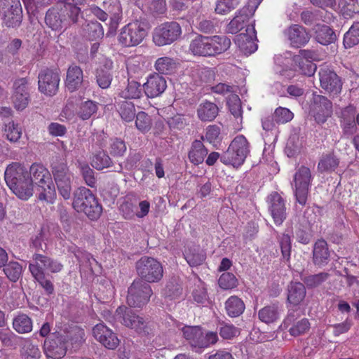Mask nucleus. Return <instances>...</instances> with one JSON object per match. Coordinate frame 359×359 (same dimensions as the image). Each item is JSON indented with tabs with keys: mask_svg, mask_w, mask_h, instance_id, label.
I'll use <instances>...</instances> for the list:
<instances>
[{
	"mask_svg": "<svg viewBox=\"0 0 359 359\" xmlns=\"http://www.w3.org/2000/svg\"><path fill=\"white\" fill-rule=\"evenodd\" d=\"M4 178L13 193L22 200H28L33 195L34 184L38 187L40 200L53 203L55 198L50 172L41 164H32L28 172L21 164L12 163L5 170Z\"/></svg>",
	"mask_w": 359,
	"mask_h": 359,
	"instance_id": "1",
	"label": "nucleus"
},
{
	"mask_svg": "<svg viewBox=\"0 0 359 359\" xmlns=\"http://www.w3.org/2000/svg\"><path fill=\"white\" fill-rule=\"evenodd\" d=\"M72 205L77 212L85 213L90 219L98 218L102 212V206L91 191L85 187L75 191Z\"/></svg>",
	"mask_w": 359,
	"mask_h": 359,
	"instance_id": "2",
	"label": "nucleus"
},
{
	"mask_svg": "<svg viewBox=\"0 0 359 359\" xmlns=\"http://www.w3.org/2000/svg\"><path fill=\"white\" fill-rule=\"evenodd\" d=\"M250 153V145L245 136H236L228 149L221 156V161L225 165L239 167L243 164Z\"/></svg>",
	"mask_w": 359,
	"mask_h": 359,
	"instance_id": "3",
	"label": "nucleus"
},
{
	"mask_svg": "<svg viewBox=\"0 0 359 359\" xmlns=\"http://www.w3.org/2000/svg\"><path fill=\"white\" fill-rule=\"evenodd\" d=\"M184 339L195 348H204L214 344L218 340L216 332H208L205 335L199 326L184 325L178 328Z\"/></svg>",
	"mask_w": 359,
	"mask_h": 359,
	"instance_id": "4",
	"label": "nucleus"
},
{
	"mask_svg": "<svg viewBox=\"0 0 359 359\" xmlns=\"http://www.w3.org/2000/svg\"><path fill=\"white\" fill-rule=\"evenodd\" d=\"M136 268L138 275L148 283L158 282L163 276L161 263L153 257H142L137 262Z\"/></svg>",
	"mask_w": 359,
	"mask_h": 359,
	"instance_id": "5",
	"label": "nucleus"
},
{
	"mask_svg": "<svg viewBox=\"0 0 359 359\" xmlns=\"http://www.w3.org/2000/svg\"><path fill=\"white\" fill-rule=\"evenodd\" d=\"M148 24H126L118 35L119 42L130 47L139 44L147 36Z\"/></svg>",
	"mask_w": 359,
	"mask_h": 359,
	"instance_id": "6",
	"label": "nucleus"
},
{
	"mask_svg": "<svg viewBox=\"0 0 359 359\" xmlns=\"http://www.w3.org/2000/svg\"><path fill=\"white\" fill-rule=\"evenodd\" d=\"M151 294L152 290L148 283L142 280H134L128 288L127 302L130 306L141 307L148 302Z\"/></svg>",
	"mask_w": 359,
	"mask_h": 359,
	"instance_id": "7",
	"label": "nucleus"
},
{
	"mask_svg": "<svg viewBox=\"0 0 359 359\" xmlns=\"http://www.w3.org/2000/svg\"><path fill=\"white\" fill-rule=\"evenodd\" d=\"M318 60L317 53L311 50H300L297 55L292 56V62L296 70L308 76L315 74L317 67L313 62Z\"/></svg>",
	"mask_w": 359,
	"mask_h": 359,
	"instance_id": "8",
	"label": "nucleus"
},
{
	"mask_svg": "<svg viewBox=\"0 0 359 359\" xmlns=\"http://www.w3.org/2000/svg\"><path fill=\"white\" fill-rule=\"evenodd\" d=\"M180 24H159L154 30L153 41L156 46L168 45L181 34Z\"/></svg>",
	"mask_w": 359,
	"mask_h": 359,
	"instance_id": "9",
	"label": "nucleus"
},
{
	"mask_svg": "<svg viewBox=\"0 0 359 359\" xmlns=\"http://www.w3.org/2000/svg\"><path fill=\"white\" fill-rule=\"evenodd\" d=\"M52 172L60 194L65 199H69L72 191V175L67 165L65 163H55L53 166Z\"/></svg>",
	"mask_w": 359,
	"mask_h": 359,
	"instance_id": "10",
	"label": "nucleus"
},
{
	"mask_svg": "<svg viewBox=\"0 0 359 359\" xmlns=\"http://www.w3.org/2000/svg\"><path fill=\"white\" fill-rule=\"evenodd\" d=\"M246 25L245 29H243L241 34L236 36L235 43L243 54L249 55L257 50L258 46L255 24Z\"/></svg>",
	"mask_w": 359,
	"mask_h": 359,
	"instance_id": "11",
	"label": "nucleus"
},
{
	"mask_svg": "<svg viewBox=\"0 0 359 359\" xmlns=\"http://www.w3.org/2000/svg\"><path fill=\"white\" fill-rule=\"evenodd\" d=\"M311 180V171L305 166L299 168L294 175L295 196L301 205H305L306 203Z\"/></svg>",
	"mask_w": 359,
	"mask_h": 359,
	"instance_id": "12",
	"label": "nucleus"
},
{
	"mask_svg": "<svg viewBox=\"0 0 359 359\" xmlns=\"http://www.w3.org/2000/svg\"><path fill=\"white\" fill-rule=\"evenodd\" d=\"M310 113L317 123H323L332 115V102L323 95H313Z\"/></svg>",
	"mask_w": 359,
	"mask_h": 359,
	"instance_id": "13",
	"label": "nucleus"
},
{
	"mask_svg": "<svg viewBox=\"0 0 359 359\" xmlns=\"http://www.w3.org/2000/svg\"><path fill=\"white\" fill-rule=\"evenodd\" d=\"M115 318L125 326L135 330L137 332H141L146 327L144 319L136 315L131 309L126 306H119L116 309Z\"/></svg>",
	"mask_w": 359,
	"mask_h": 359,
	"instance_id": "14",
	"label": "nucleus"
},
{
	"mask_svg": "<svg viewBox=\"0 0 359 359\" xmlns=\"http://www.w3.org/2000/svg\"><path fill=\"white\" fill-rule=\"evenodd\" d=\"M60 81L57 70L44 69L39 74V90L45 95H53L57 91Z\"/></svg>",
	"mask_w": 359,
	"mask_h": 359,
	"instance_id": "15",
	"label": "nucleus"
},
{
	"mask_svg": "<svg viewBox=\"0 0 359 359\" xmlns=\"http://www.w3.org/2000/svg\"><path fill=\"white\" fill-rule=\"evenodd\" d=\"M11 99L14 107L18 111H22L27 107L29 102V93L27 79L21 78L14 81Z\"/></svg>",
	"mask_w": 359,
	"mask_h": 359,
	"instance_id": "16",
	"label": "nucleus"
},
{
	"mask_svg": "<svg viewBox=\"0 0 359 359\" xmlns=\"http://www.w3.org/2000/svg\"><path fill=\"white\" fill-rule=\"evenodd\" d=\"M134 65H135L132 61H129L127 64L128 74L129 76L128 79V83L120 90L118 93V95L125 100H138L143 95V86L137 81L131 79L133 74L136 72V70L133 67Z\"/></svg>",
	"mask_w": 359,
	"mask_h": 359,
	"instance_id": "17",
	"label": "nucleus"
},
{
	"mask_svg": "<svg viewBox=\"0 0 359 359\" xmlns=\"http://www.w3.org/2000/svg\"><path fill=\"white\" fill-rule=\"evenodd\" d=\"M66 337L59 335L46 339L44 342V353L48 359H60L67 352Z\"/></svg>",
	"mask_w": 359,
	"mask_h": 359,
	"instance_id": "18",
	"label": "nucleus"
},
{
	"mask_svg": "<svg viewBox=\"0 0 359 359\" xmlns=\"http://www.w3.org/2000/svg\"><path fill=\"white\" fill-rule=\"evenodd\" d=\"M321 87L332 95H338L341 90V83L338 76L327 67H323L319 72Z\"/></svg>",
	"mask_w": 359,
	"mask_h": 359,
	"instance_id": "19",
	"label": "nucleus"
},
{
	"mask_svg": "<svg viewBox=\"0 0 359 359\" xmlns=\"http://www.w3.org/2000/svg\"><path fill=\"white\" fill-rule=\"evenodd\" d=\"M0 13L5 22H20L22 10L20 0H0Z\"/></svg>",
	"mask_w": 359,
	"mask_h": 359,
	"instance_id": "20",
	"label": "nucleus"
},
{
	"mask_svg": "<svg viewBox=\"0 0 359 359\" xmlns=\"http://www.w3.org/2000/svg\"><path fill=\"white\" fill-rule=\"evenodd\" d=\"M93 334L96 340L109 349H115L119 344L116 334L103 323L97 324L93 327Z\"/></svg>",
	"mask_w": 359,
	"mask_h": 359,
	"instance_id": "21",
	"label": "nucleus"
},
{
	"mask_svg": "<svg viewBox=\"0 0 359 359\" xmlns=\"http://www.w3.org/2000/svg\"><path fill=\"white\" fill-rule=\"evenodd\" d=\"M142 86L145 95L149 98H154L165 90L167 82L163 76L155 73L147 77V81Z\"/></svg>",
	"mask_w": 359,
	"mask_h": 359,
	"instance_id": "22",
	"label": "nucleus"
},
{
	"mask_svg": "<svg viewBox=\"0 0 359 359\" xmlns=\"http://www.w3.org/2000/svg\"><path fill=\"white\" fill-rule=\"evenodd\" d=\"M269 201L270 203L269 209L274 222L277 225H280L286 218L285 201L281 196L276 192L269 196Z\"/></svg>",
	"mask_w": 359,
	"mask_h": 359,
	"instance_id": "23",
	"label": "nucleus"
},
{
	"mask_svg": "<svg viewBox=\"0 0 359 359\" xmlns=\"http://www.w3.org/2000/svg\"><path fill=\"white\" fill-rule=\"evenodd\" d=\"M286 35L294 47L304 46L310 39L309 34L299 24L292 25L286 32Z\"/></svg>",
	"mask_w": 359,
	"mask_h": 359,
	"instance_id": "24",
	"label": "nucleus"
},
{
	"mask_svg": "<svg viewBox=\"0 0 359 359\" xmlns=\"http://www.w3.org/2000/svg\"><path fill=\"white\" fill-rule=\"evenodd\" d=\"M83 81V72L82 69L77 65H71L67 71L65 86L70 92L77 90Z\"/></svg>",
	"mask_w": 359,
	"mask_h": 359,
	"instance_id": "25",
	"label": "nucleus"
},
{
	"mask_svg": "<svg viewBox=\"0 0 359 359\" xmlns=\"http://www.w3.org/2000/svg\"><path fill=\"white\" fill-rule=\"evenodd\" d=\"M209 37L198 35L189 44V52L196 56H212Z\"/></svg>",
	"mask_w": 359,
	"mask_h": 359,
	"instance_id": "26",
	"label": "nucleus"
},
{
	"mask_svg": "<svg viewBox=\"0 0 359 359\" xmlns=\"http://www.w3.org/2000/svg\"><path fill=\"white\" fill-rule=\"evenodd\" d=\"M316 40L322 45H329L335 41L337 36L333 29L325 24H316L313 27Z\"/></svg>",
	"mask_w": 359,
	"mask_h": 359,
	"instance_id": "27",
	"label": "nucleus"
},
{
	"mask_svg": "<svg viewBox=\"0 0 359 359\" xmlns=\"http://www.w3.org/2000/svg\"><path fill=\"white\" fill-rule=\"evenodd\" d=\"M291 58L292 59V55L289 51L277 54L274 57L276 72L288 79H291L294 76V73L292 69L285 67L287 60Z\"/></svg>",
	"mask_w": 359,
	"mask_h": 359,
	"instance_id": "28",
	"label": "nucleus"
},
{
	"mask_svg": "<svg viewBox=\"0 0 359 359\" xmlns=\"http://www.w3.org/2000/svg\"><path fill=\"white\" fill-rule=\"evenodd\" d=\"M1 131L3 137L11 143L18 142L22 134L21 126L13 121L4 123Z\"/></svg>",
	"mask_w": 359,
	"mask_h": 359,
	"instance_id": "29",
	"label": "nucleus"
},
{
	"mask_svg": "<svg viewBox=\"0 0 359 359\" xmlns=\"http://www.w3.org/2000/svg\"><path fill=\"white\" fill-rule=\"evenodd\" d=\"M306 289L301 283H291L288 287L287 302L293 306L299 305L305 298Z\"/></svg>",
	"mask_w": 359,
	"mask_h": 359,
	"instance_id": "30",
	"label": "nucleus"
},
{
	"mask_svg": "<svg viewBox=\"0 0 359 359\" xmlns=\"http://www.w3.org/2000/svg\"><path fill=\"white\" fill-rule=\"evenodd\" d=\"M262 0H248V5L238 11L231 22H245L253 16L256 9Z\"/></svg>",
	"mask_w": 359,
	"mask_h": 359,
	"instance_id": "31",
	"label": "nucleus"
},
{
	"mask_svg": "<svg viewBox=\"0 0 359 359\" xmlns=\"http://www.w3.org/2000/svg\"><path fill=\"white\" fill-rule=\"evenodd\" d=\"M209 41L212 56L225 52L230 48L231 43L230 39L224 36H213L209 37Z\"/></svg>",
	"mask_w": 359,
	"mask_h": 359,
	"instance_id": "32",
	"label": "nucleus"
},
{
	"mask_svg": "<svg viewBox=\"0 0 359 359\" xmlns=\"http://www.w3.org/2000/svg\"><path fill=\"white\" fill-rule=\"evenodd\" d=\"M208 151L205 148L202 142L196 140L192 143L188 157L190 161L194 165H198L203 162Z\"/></svg>",
	"mask_w": 359,
	"mask_h": 359,
	"instance_id": "33",
	"label": "nucleus"
},
{
	"mask_svg": "<svg viewBox=\"0 0 359 359\" xmlns=\"http://www.w3.org/2000/svg\"><path fill=\"white\" fill-rule=\"evenodd\" d=\"M48 257L36 254L33 257L32 262L29 264V269L33 277L41 278L42 275H45L46 271Z\"/></svg>",
	"mask_w": 359,
	"mask_h": 359,
	"instance_id": "34",
	"label": "nucleus"
},
{
	"mask_svg": "<svg viewBox=\"0 0 359 359\" xmlns=\"http://www.w3.org/2000/svg\"><path fill=\"white\" fill-rule=\"evenodd\" d=\"M302 20L304 22L322 20L325 22L333 20V14L325 11H304L301 14Z\"/></svg>",
	"mask_w": 359,
	"mask_h": 359,
	"instance_id": "35",
	"label": "nucleus"
},
{
	"mask_svg": "<svg viewBox=\"0 0 359 359\" xmlns=\"http://www.w3.org/2000/svg\"><path fill=\"white\" fill-rule=\"evenodd\" d=\"M218 114V107L210 102L201 103L198 109V118L203 121H211Z\"/></svg>",
	"mask_w": 359,
	"mask_h": 359,
	"instance_id": "36",
	"label": "nucleus"
},
{
	"mask_svg": "<svg viewBox=\"0 0 359 359\" xmlns=\"http://www.w3.org/2000/svg\"><path fill=\"white\" fill-rule=\"evenodd\" d=\"M280 310L276 305H269L264 306L259 310L258 313L259 319L266 324L273 323L276 321L280 316Z\"/></svg>",
	"mask_w": 359,
	"mask_h": 359,
	"instance_id": "37",
	"label": "nucleus"
},
{
	"mask_svg": "<svg viewBox=\"0 0 359 359\" xmlns=\"http://www.w3.org/2000/svg\"><path fill=\"white\" fill-rule=\"evenodd\" d=\"M330 253L327 243L323 240L318 241L313 249V260L318 265H323L327 263Z\"/></svg>",
	"mask_w": 359,
	"mask_h": 359,
	"instance_id": "38",
	"label": "nucleus"
},
{
	"mask_svg": "<svg viewBox=\"0 0 359 359\" xmlns=\"http://www.w3.org/2000/svg\"><path fill=\"white\" fill-rule=\"evenodd\" d=\"M225 308L229 316L237 317L243 313L245 304L241 299L231 296L226 301Z\"/></svg>",
	"mask_w": 359,
	"mask_h": 359,
	"instance_id": "39",
	"label": "nucleus"
},
{
	"mask_svg": "<svg viewBox=\"0 0 359 359\" xmlns=\"http://www.w3.org/2000/svg\"><path fill=\"white\" fill-rule=\"evenodd\" d=\"M32 321L26 314H18L13 320V329L20 334L30 332L32 330Z\"/></svg>",
	"mask_w": 359,
	"mask_h": 359,
	"instance_id": "40",
	"label": "nucleus"
},
{
	"mask_svg": "<svg viewBox=\"0 0 359 359\" xmlns=\"http://www.w3.org/2000/svg\"><path fill=\"white\" fill-rule=\"evenodd\" d=\"M155 69L161 74H171L177 67L175 61L169 57H162L156 60Z\"/></svg>",
	"mask_w": 359,
	"mask_h": 359,
	"instance_id": "41",
	"label": "nucleus"
},
{
	"mask_svg": "<svg viewBox=\"0 0 359 359\" xmlns=\"http://www.w3.org/2000/svg\"><path fill=\"white\" fill-rule=\"evenodd\" d=\"M339 163V159L333 154L323 155L318 163V168L320 172H332L337 168Z\"/></svg>",
	"mask_w": 359,
	"mask_h": 359,
	"instance_id": "42",
	"label": "nucleus"
},
{
	"mask_svg": "<svg viewBox=\"0 0 359 359\" xmlns=\"http://www.w3.org/2000/svg\"><path fill=\"white\" fill-rule=\"evenodd\" d=\"M97 109V102L87 100L81 103L77 114L82 120H87L95 114Z\"/></svg>",
	"mask_w": 359,
	"mask_h": 359,
	"instance_id": "43",
	"label": "nucleus"
},
{
	"mask_svg": "<svg viewBox=\"0 0 359 359\" xmlns=\"http://www.w3.org/2000/svg\"><path fill=\"white\" fill-rule=\"evenodd\" d=\"M359 43V24H352L348 31L346 32L344 36V45L347 48H351Z\"/></svg>",
	"mask_w": 359,
	"mask_h": 359,
	"instance_id": "44",
	"label": "nucleus"
},
{
	"mask_svg": "<svg viewBox=\"0 0 359 359\" xmlns=\"http://www.w3.org/2000/svg\"><path fill=\"white\" fill-rule=\"evenodd\" d=\"M187 263L191 266L201 265L205 260V255L199 249H189L184 254Z\"/></svg>",
	"mask_w": 359,
	"mask_h": 359,
	"instance_id": "45",
	"label": "nucleus"
},
{
	"mask_svg": "<svg viewBox=\"0 0 359 359\" xmlns=\"http://www.w3.org/2000/svg\"><path fill=\"white\" fill-rule=\"evenodd\" d=\"M111 161L109 156L103 151L95 154L91 161V165L97 170H103L110 167Z\"/></svg>",
	"mask_w": 359,
	"mask_h": 359,
	"instance_id": "46",
	"label": "nucleus"
},
{
	"mask_svg": "<svg viewBox=\"0 0 359 359\" xmlns=\"http://www.w3.org/2000/svg\"><path fill=\"white\" fill-rule=\"evenodd\" d=\"M4 271L11 281L15 282L22 274V266L18 262H11L5 266Z\"/></svg>",
	"mask_w": 359,
	"mask_h": 359,
	"instance_id": "47",
	"label": "nucleus"
},
{
	"mask_svg": "<svg viewBox=\"0 0 359 359\" xmlns=\"http://www.w3.org/2000/svg\"><path fill=\"white\" fill-rule=\"evenodd\" d=\"M118 111L122 119L126 122L132 121L135 116V105L130 102H123L119 107Z\"/></svg>",
	"mask_w": 359,
	"mask_h": 359,
	"instance_id": "48",
	"label": "nucleus"
},
{
	"mask_svg": "<svg viewBox=\"0 0 359 359\" xmlns=\"http://www.w3.org/2000/svg\"><path fill=\"white\" fill-rule=\"evenodd\" d=\"M239 3L240 0H217L215 10L218 14L225 15L234 9Z\"/></svg>",
	"mask_w": 359,
	"mask_h": 359,
	"instance_id": "49",
	"label": "nucleus"
},
{
	"mask_svg": "<svg viewBox=\"0 0 359 359\" xmlns=\"http://www.w3.org/2000/svg\"><path fill=\"white\" fill-rule=\"evenodd\" d=\"M135 126L142 133L149 131L151 127V120L149 116L144 111L139 112L136 116Z\"/></svg>",
	"mask_w": 359,
	"mask_h": 359,
	"instance_id": "50",
	"label": "nucleus"
},
{
	"mask_svg": "<svg viewBox=\"0 0 359 359\" xmlns=\"http://www.w3.org/2000/svg\"><path fill=\"white\" fill-rule=\"evenodd\" d=\"M22 355L26 359H38L41 352L37 346L32 344L29 341H25L22 350Z\"/></svg>",
	"mask_w": 359,
	"mask_h": 359,
	"instance_id": "51",
	"label": "nucleus"
},
{
	"mask_svg": "<svg viewBox=\"0 0 359 359\" xmlns=\"http://www.w3.org/2000/svg\"><path fill=\"white\" fill-rule=\"evenodd\" d=\"M219 285L224 290H229L236 287L238 280L231 273H224L219 278Z\"/></svg>",
	"mask_w": 359,
	"mask_h": 359,
	"instance_id": "52",
	"label": "nucleus"
},
{
	"mask_svg": "<svg viewBox=\"0 0 359 359\" xmlns=\"http://www.w3.org/2000/svg\"><path fill=\"white\" fill-rule=\"evenodd\" d=\"M358 0H339V8L341 14L345 16H351L357 10Z\"/></svg>",
	"mask_w": 359,
	"mask_h": 359,
	"instance_id": "53",
	"label": "nucleus"
},
{
	"mask_svg": "<svg viewBox=\"0 0 359 359\" xmlns=\"http://www.w3.org/2000/svg\"><path fill=\"white\" fill-rule=\"evenodd\" d=\"M227 104L231 113L236 118L241 117L242 110L241 100L237 95H230L227 100Z\"/></svg>",
	"mask_w": 359,
	"mask_h": 359,
	"instance_id": "54",
	"label": "nucleus"
},
{
	"mask_svg": "<svg viewBox=\"0 0 359 359\" xmlns=\"http://www.w3.org/2000/svg\"><path fill=\"white\" fill-rule=\"evenodd\" d=\"M97 82L102 88H107L111 85L112 81V75L110 72L104 71L102 68L97 70Z\"/></svg>",
	"mask_w": 359,
	"mask_h": 359,
	"instance_id": "55",
	"label": "nucleus"
},
{
	"mask_svg": "<svg viewBox=\"0 0 359 359\" xmlns=\"http://www.w3.org/2000/svg\"><path fill=\"white\" fill-rule=\"evenodd\" d=\"M293 113L285 107H278L274 113V118L277 123H285L290 121L293 118Z\"/></svg>",
	"mask_w": 359,
	"mask_h": 359,
	"instance_id": "56",
	"label": "nucleus"
},
{
	"mask_svg": "<svg viewBox=\"0 0 359 359\" xmlns=\"http://www.w3.org/2000/svg\"><path fill=\"white\" fill-rule=\"evenodd\" d=\"M310 327V323L309 320L303 318L297 322L292 327H290L289 332L292 336H299L305 333L309 330Z\"/></svg>",
	"mask_w": 359,
	"mask_h": 359,
	"instance_id": "57",
	"label": "nucleus"
},
{
	"mask_svg": "<svg viewBox=\"0 0 359 359\" xmlns=\"http://www.w3.org/2000/svg\"><path fill=\"white\" fill-rule=\"evenodd\" d=\"M109 151L114 156H123L126 151V146L124 141L118 138L111 140Z\"/></svg>",
	"mask_w": 359,
	"mask_h": 359,
	"instance_id": "58",
	"label": "nucleus"
},
{
	"mask_svg": "<svg viewBox=\"0 0 359 359\" xmlns=\"http://www.w3.org/2000/svg\"><path fill=\"white\" fill-rule=\"evenodd\" d=\"M220 336L224 339H231L240 334L239 329L233 325L226 324L220 327Z\"/></svg>",
	"mask_w": 359,
	"mask_h": 359,
	"instance_id": "59",
	"label": "nucleus"
},
{
	"mask_svg": "<svg viewBox=\"0 0 359 359\" xmlns=\"http://www.w3.org/2000/svg\"><path fill=\"white\" fill-rule=\"evenodd\" d=\"M280 245L283 257L288 259L290 256L291 251V239L290 236L287 234H283L280 238Z\"/></svg>",
	"mask_w": 359,
	"mask_h": 359,
	"instance_id": "60",
	"label": "nucleus"
},
{
	"mask_svg": "<svg viewBox=\"0 0 359 359\" xmlns=\"http://www.w3.org/2000/svg\"><path fill=\"white\" fill-rule=\"evenodd\" d=\"M149 11L154 15L163 14L166 11V4L164 0H153L149 6Z\"/></svg>",
	"mask_w": 359,
	"mask_h": 359,
	"instance_id": "61",
	"label": "nucleus"
},
{
	"mask_svg": "<svg viewBox=\"0 0 359 359\" xmlns=\"http://www.w3.org/2000/svg\"><path fill=\"white\" fill-rule=\"evenodd\" d=\"M107 13L110 18L111 22H118L121 15V8L119 4H110L107 9Z\"/></svg>",
	"mask_w": 359,
	"mask_h": 359,
	"instance_id": "62",
	"label": "nucleus"
},
{
	"mask_svg": "<svg viewBox=\"0 0 359 359\" xmlns=\"http://www.w3.org/2000/svg\"><path fill=\"white\" fill-rule=\"evenodd\" d=\"M89 27L88 37L90 40L100 39L104 36V29L101 24H88Z\"/></svg>",
	"mask_w": 359,
	"mask_h": 359,
	"instance_id": "63",
	"label": "nucleus"
},
{
	"mask_svg": "<svg viewBox=\"0 0 359 359\" xmlns=\"http://www.w3.org/2000/svg\"><path fill=\"white\" fill-rule=\"evenodd\" d=\"M81 172L86 183L93 187L95 184L96 180L93 175V171L88 165L83 166L81 168Z\"/></svg>",
	"mask_w": 359,
	"mask_h": 359,
	"instance_id": "64",
	"label": "nucleus"
}]
</instances>
